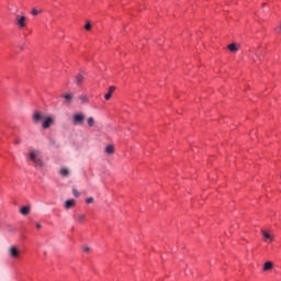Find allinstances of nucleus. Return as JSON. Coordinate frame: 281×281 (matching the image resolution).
<instances>
[{"mask_svg": "<svg viewBox=\"0 0 281 281\" xmlns=\"http://www.w3.org/2000/svg\"><path fill=\"white\" fill-rule=\"evenodd\" d=\"M59 175H61V177H69V169L61 168Z\"/></svg>", "mask_w": 281, "mask_h": 281, "instance_id": "17", "label": "nucleus"}, {"mask_svg": "<svg viewBox=\"0 0 281 281\" xmlns=\"http://www.w3.org/2000/svg\"><path fill=\"white\" fill-rule=\"evenodd\" d=\"M72 194H74V196H80V192H78V190H76V189H72Z\"/></svg>", "mask_w": 281, "mask_h": 281, "instance_id": "24", "label": "nucleus"}, {"mask_svg": "<svg viewBox=\"0 0 281 281\" xmlns=\"http://www.w3.org/2000/svg\"><path fill=\"white\" fill-rule=\"evenodd\" d=\"M50 146H57L56 139L49 138Z\"/></svg>", "mask_w": 281, "mask_h": 281, "instance_id": "22", "label": "nucleus"}, {"mask_svg": "<svg viewBox=\"0 0 281 281\" xmlns=\"http://www.w3.org/2000/svg\"><path fill=\"white\" fill-rule=\"evenodd\" d=\"M14 144H21V139H15Z\"/></svg>", "mask_w": 281, "mask_h": 281, "instance_id": "29", "label": "nucleus"}, {"mask_svg": "<svg viewBox=\"0 0 281 281\" xmlns=\"http://www.w3.org/2000/svg\"><path fill=\"white\" fill-rule=\"evenodd\" d=\"M54 124V119L52 116H47L42 123L43 128H49Z\"/></svg>", "mask_w": 281, "mask_h": 281, "instance_id": "6", "label": "nucleus"}, {"mask_svg": "<svg viewBox=\"0 0 281 281\" xmlns=\"http://www.w3.org/2000/svg\"><path fill=\"white\" fill-rule=\"evenodd\" d=\"M86 203H88V204L93 203V198L86 199Z\"/></svg>", "mask_w": 281, "mask_h": 281, "instance_id": "25", "label": "nucleus"}, {"mask_svg": "<svg viewBox=\"0 0 281 281\" xmlns=\"http://www.w3.org/2000/svg\"><path fill=\"white\" fill-rule=\"evenodd\" d=\"M63 98H64V104H71V102H74V93L71 92L64 94Z\"/></svg>", "mask_w": 281, "mask_h": 281, "instance_id": "5", "label": "nucleus"}, {"mask_svg": "<svg viewBox=\"0 0 281 281\" xmlns=\"http://www.w3.org/2000/svg\"><path fill=\"white\" fill-rule=\"evenodd\" d=\"M31 14H33V16H38L40 12L36 9H32Z\"/></svg>", "mask_w": 281, "mask_h": 281, "instance_id": "21", "label": "nucleus"}, {"mask_svg": "<svg viewBox=\"0 0 281 281\" xmlns=\"http://www.w3.org/2000/svg\"><path fill=\"white\" fill-rule=\"evenodd\" d=\"M9 232H12V234H14V232H16V229L10 227Z\"/></svg>", "mask_w": 281, "mask_h": 281, "instance_id": "28", "label": "nucleus"}, {"mask_svg": "<svg viewBox=\"0 0 281 281\" xmlns=\"http://www.w3.org/2000/svg\"><path fill=\"white\" fill-rule=\"evenodd\" d=\"M85 114L83 113H76L72 115V124L75 126H82L85 124Z\"/></svg>", "mask_w": 281, "mask_h": 281, "instance_id": "4", "label": "nucleus"}, {"mask_svg": "<svg viewBox=\"0 0 281 281\" xmlns=\"http://www.w3.org/2000/svg\"><path fill=\"white\" fill-rule=\"evenodd\" d=\"M9 258L12 260H19L21 258V248L18 246H10L8 249Z\"/></svg>", "mask_w": 281, "mask_h": 281, "instance_id": "3", "label": "nucleus"}, {"mask_svg": "<svg viewBox=\"0 0 281 281\" xmlns=\"http://www.w3.org/2000/svg\"><path fill=\"white\" fill-rule=\"evenodd\" d=\"M272 269H273V262L267 261L263 263L262 271L267 272V271H271Z\"/></svg>", "mask_w": 281, "mask_h": 281, "instance_id": "10", "label": "nucleus"}, {"mask_svg": "<svg viewBox=\"0 0 281 281\" xmlns=\"http://www.w3.org/2000/svg\"><path fill=\"white\" fill-rule=\"evenodd\" d=\"M229 52L236 53L238 52V44H231L228 45Z\"/></svg>", "mask_w": 281, "mask_h": 281, "instance_id": "16", "label": "nucleus"}, {"mask_svg": "<svg viewBox=\"0 0 281 281\" xmlns=\"http://www.w3.org/2000/svg\"><path fill=\"white\" fill-rule=\"evenodd\" d=\"M105 153H106L108 155H113V153H115V147H113V145H108V146L105 147Z\"/></svg>", "mask_w": 281, "mask_h": 281, "instance_id": "14", "label": "nucleus"}, {"mask_svg": "<svg viewBox=\"0 0 281 281\" xmlns=\"http://www.w3.org/2000/svg\"><path fill=\"white\" fill-rule=\"evenodd\" d=\"M114 91H115V86H111V87L109 88V92L104 95V99H105V100H111V98H112Z\"/></svg>", "mask_w": 281, "mask_h": 281, "instance_id": "11", "label": "nucleus"}, {"mask_svg": "<svg viewBox=\"0 0 281 281\" xmlns=\"http://www.w3.org/2000/svg\"><path fill=\"white\" fill-rule=\"evenodd\" d=\"M30 161H33L35 166H43V160H41V151L38 149H31L29 153Z\"/></svg>", "mask_w": 281, "mask_h": 281, "instance_id": "1", "label": "nucleus"}, {"mask_svg": "<svg viewBox=\"0 0 281 281\" xmlns=\"http://www.w3.org/2000/svg\"><path fill=\"white\" fill-rule=\"evenodd\" d=\"M41 120H43V115H41V112H35L33 114V121L35 122V124H38V122H41Z\"/></svg>", "mask_w": 281, "mask_h": 281, "instance_id": "13", "label": "nucleus"}, {"mask_svg": "<svg viewBox=\"0 0 281 281\" xmlns=\"http://www.w3.org/2000/svg\"><path fill=\"white\" fill-rule=\"evenodd\" d=\"M85 30H87L88 32L91 30V22H88V23L85 25Z\"/></svg>", "mask_w": 281, "mask_h": 281, "instance_id": "23", "label": "nucleus"}, {"mask_svg": "<svg viewBox=\"0 0 281 281\" xmlns=\"http://www.w3.org/2000/svg\"><path fill=\"white\" fill-rule=\"evenodd\" d=\"M15 25L19 30H25V27H27V18L25 15L15 14Z\"/></svg>", "mask_w": 281, "mask_h": 281, "instance_id": "2", "label": "nucleus"}, {"mask_svg": "<svg viewBox=\"0 0 281 281\" xmlns=\"http://www.w3.org/2000/svg\"><path fill=\"white\" fill-rule=\"evenodd\" d=\"M82 251H83L85 254H91V247H89V246H83V247H82Z\"/></svg>", "mask_w": 281, "mask_h": 281, "instance_id": "20", "label": "nucleus"}, {"mask_svg": "<svg viewBox=\"0 0 281 281\" xmlns=\"http://www.w3.org/2000/svg\"><path fill=\"white\" fill-rule=\"evenodd\" d=\"M79 100H81L82 104H87V102H89V98H87V95H80Z\"/></svg>", "mask_w": 281, "mask_h": 281, "instance_id": "19", "label": "nucleus"}, {"mask_svg": "<svg viewBox=\"0 0 281 281\" xmlns=\"http://www.w3.org/2000/svg\"><path fill=\"white\" fill-rule=\"evenodd\" d=\"M261 233H262V236L265 238V243H273V235H271L267 231H261Z\"/></svg>", "mask_w": 281, "mask_h": 281, "instance_id": "7", "label": "nucleus"}, {"mask_svg": "<svg viewBox=\"0 0 281 281\" xmlns=\"http://www.w3.org/2000/svg\"><path fill=\"white\" fill-rule=\"evenodd\" d=\"M87 124L90 127L95 126V120L90 116V117L87 119Z\"/></svg>", "mask_w": 281, "mask_h": 281, "instance_id": "18", "label": "nucleus"}, {"mask_svg": "<svg viewBox=\"0 0 281 281\" xmlns=\"http://www.w3.org/2000/svg\"><path fill=\"white\" fill-rule=\"evenodd\" d=\"M76 218H77V223H85V221L87 220V215L79 214L76 216Z\"/></svg>", "mask_w": 281, "mask_h": 281, "instance_id": "15", "label": "nucleus"}, {"mask_svg": "<svg viewBox=\"0 0 281 281\" xmlns=\"http://www.w3.org/2000/svg\"><path fill=\"white\" fill-rule=\"evenodd\" d=\"M35 227H36L37 229H41V227H43V225H41V223H36V224H35Z\"/></svg>", "mask_w": 281, "mask_h": 281, "instance_id": "26", "label": "nucleus"}, {"mask_svg": "<svg viewBox=\"0 0 281 281\" xmlns=\"http://www.w3.org/2000/svg\"><path fill=\"white\" fill-rule=\"evenodd\" d=\"M75 206H76V200L74 199L67 200L64 204L65 210H71Z\"/></svg>", "mask_w": 281, "mask_h": 281, "instance_id": "8", "label": "nucleus"}, {"mask_svg": "<svg viewBox=\"0 0 281 281\" xmlns=\"http://www.w3.org/2000/svg\"><path fill=\"white\" fill-rule=\"evenodd\" d=\"M30 212H32V207H30V206H22L20 209V214H22V216H27V214H30Z\"/></svg>", "mask_w": 281, "mask_h": 281, "instance_id": "9", "label": "nucleus"}, {"mask_svg": "<svg viewBox=\"0 0 281 281\" xmlns=\"http://www.w3.org/2000/svg\"><path fill=\"white\" fill-rule=\"evenodd\" d=\"M83 81H85V75H77L75 77V82H76L77 86L82 85Z\"/></svg>", "mask_w": 281, "mask_h": 281, "instance_id": "12", "label": "nucleus"}, {"mask_svg": "<svg viewBox=\"0 0 281 281\" xmlns=\"http://www.w3.org/2000/svg\"><path fill=\"white\" fill-rule=\"evenodd\" d=\"M277 32H279V34H281V23H280L279 27L277 29Z\"/></svg>", "mask_w": 281, "mask_h": 281, "instance_id": "27", "label": "nucleus"}]
</instances>
